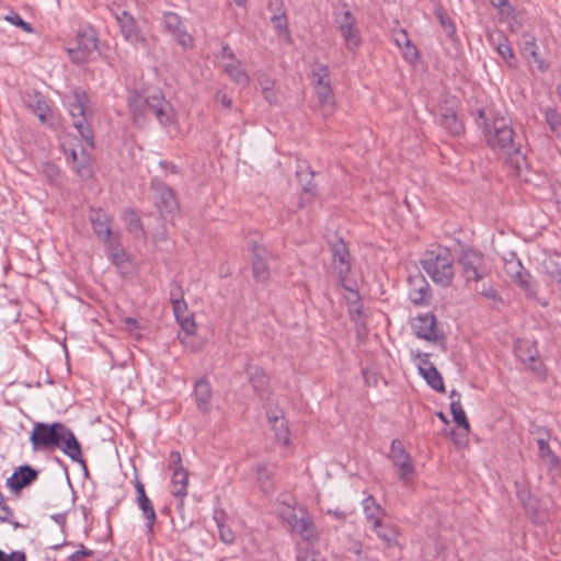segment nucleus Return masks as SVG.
Listing matches in <instances>:
<instances>
[{
  "mask_svg": "<svg viewBox=\"0 0 561 561\" xmlns=\"http://www.w3.org/2000/svg\"><path fill=\"white\" fill-rule=\"evenodd\" d=\"M128 107L135 124L139 126L146 124L148 114H152L164 127L175 123V111L161 91L147 95L134 91L128 96Z\"/></svg>",
  "mask_w": 561,
  "mask_h": 561,
  "instance_id": "obj_3",
  "label": "nucleus"
},
{
  "mask_svg": "<svg viewBox=\"0 0 561 561\" xmlns=\"http://www.w3.org/2000/svg\"><path fill=\"white\" fill-rule=\"evenodd\" d=\"M247 371L249 374V381L255 393L262 399L265 398L270 381L268 376L261 367H252L251 365L247 366Z\"/></svg>",
  "mask_w": 561,
  "mask_h": 561,
  "instance_id": "obj_28",
  "label": "nucleus"
},
{
  "mask_svg": "<svg viewBox=\"0 0 561 561\" xmlns=\"http://www.w3.org/2000/svg\"><path fill=\"white\" fill-rule=\"evenodd\" d=\"M500 37L502 38V41L497 43L496 51L505 60L508 67L517 68L516 58L514 56V51L511 45L508 44L507 38L504 37L503 35H500Z\"/></svg>",
  "mask_w": 561,
  "mask_h": 561,
  "instance_id": "obj_43",
  "label": "nucleus"
},
{
  "mask_svg": "<svg viewBox=\"0 0 561 561\" xmlns=\"http://www.w3.org/2000/svg\"><path fill=\"white\" fill-rule=\"evenodd\" d=\"M490 3L503 14L508 15L514 12V8L508 0H490Z\"/></svg>",
  "mask_w": 561,
  "mask_h": 561,
  "instance_id": "obj_53",
  "label": "nucleus"
},
{
  "mask_svg": "<svg viewBox=\"0 0 561 561\" xmlns=\"http://www.w3.org/2000/svg\"><path fill=\"white\" fill-rule=\"evenodd\" d=\"M545 119L550 130L559 138H561V113L557 107L548 106L545 110Z\"/></svg>",
  "mask_w": 561,
  "mask_h": 561,
  "instance_id": "obj_42",
  "label": "nucleus"
},
{
  "mask_svg": "<svg viewBox=\"0 0 561 561\" xmlns=\"http://www.w3.org/2000/svg\"><path fill=\"white\" fill-rule=\"evenodd\" d=\"M69 54L71 56V59L76 64H83L88 60V54H85L81 46L77 47L76 49H69Z\"/></svg>",
  "mask_w": 561,
  "mask_h": 561,
  "instance_id": "obj_57",
  "label": "nucleus"
},
{
  "mask_svg": "<svg viewBox=\"0 0 561 561\" xmlns=\"http://www.w3.org/2000/svg\"><path fill=\"white\" fill-rule=\"evenodd\" d=\"M505 271L527 297L535 298L537 296L536 286L531 283V275L524 268L519 260L506 261Z\"/></svg>",
  "mask_w": 561,
  "mask_h": 561,
  "instance_id": "obj_12",
  "label": "nucleus"
},
{
  "mask_svg": "<svg viewBox=\"0 0 561 561\" xmlns=\"http://www.w3.org/2000/svg\"><path fill=\"white\" fill-rule=\"evenodd\" d=\"M409 298L415 306L430 305L432 289L422 274L412 275L408 278Z\"/></svg>",
  "mask_w": 561,
  "mask_h": 561,
  "instance_id": "obj_13",
  "label": "nucleus"
},
{
  "mask_svg": "<svg viewBox=\"0 0 561 561\" xmlns=\"http://www.w3.org/2000/svg\"><path fill=\"white\" fill-rule=\"evenodd\" d=\"M25 103L42 123L47 122L50 108L42 93H28L26 95Z\"/></svg>",
  "mask_w": 561,
  "mask_h": 561,
  "instance_id": "obj_30",
  "label": "nucleus"
},
{
  "mask_svg": "<svg viewBox=\"0 0 561 561\" xmlns=\"http://www.w3.org/2000/svg\"><path fill=\"white\" fill-rule=\"evenodd\" d=\"M116 21L121 27L124 38L130 43H144L145 39L140 35L136 21L127 11H121L115 14Z\"/></svg>",
  "mask_w": 561,
  "mask_h": 561,
  "instance_id": "obj_20",
  "label": "nucleus"
},
{
  "mask_svg": "<svg viewBox=\"0 0 561 561\" xmlns=\"http://www.w3.org/2000/svg\"><path fill=\"white\" fill-rule=\"evenodd\" d=\"M271 22L278 34H285L287 39L290 38L287 16L284 11L280 14L273 15Z\"/></svg>",
  "mask_w": 561,
  "mask_h": 561,
  "instance_id": "obj_48",
  "label": "nucleus"
},
{
  "mask_svg": "<svg viewBox=\"0 0 561 561\" xmlns=\"http://www.w3.org/2000/svg\"><path fill=\"white\" fill-rule=\"evenodd\" d=\"M249 251L251 252L252 275L255 282L265 283L270 279V260L273 259L272 252L267 248L253 240L248 243Z\"/></svg>",
  "mask_w": 561,
  "mask_h": 561,
  "instance_id": "obj_8",
  "label": "nucleus"
},
{
  "mask_svg": "<svg viewBox=\"0 0 561 561\" xmlns=\"http://www.w3.org/2000/svg\"><path fill=\"white\" fill-rule=\"evenodd\" d=\"M542 432L543 436L537 438L539 456L549 465L550 469H556L560 465V459L549 446L548 439L550 437V434L548 430H542Z\"/></svg>",
  "mask_w": 561,
  "mask_h": 561,
  "instance_id": "obj_33",
  "label": "nucleus"
},
{
  "mask_svg": "<svg viewBox=\"0 0 561 561\" xmlns=\"http://www.w3.org/2000/svg\"><path fill=\"white\" fill-rule=\"evenodd\" d=\"M224 67L226 73L234 83L240 85H247L249 83L250 78L247 71L241 67V62L238 59L234 61H227Z\"/></svg>",
  "mask_w": 561,
  "mask_h": 561,
  "instance_id": "obj_35",
  "label": "nucleus"
},
{
  "mask_svg": "<svg viewBox=\"0 0 561 561\" xmlns=\"http://www.w3.org/2000/svg\"><path fill=\"white\" fill-rule=\"evenodd\" d=\"M450 412L453 415L454 422L463 430V437L468 436L470 432V424L467 419V415L462 409V405L459 400L453 401L450 403Z\"/></svg>",
  "mask_w": 561,
  "mask_h": 561,
  "instance_id": "obj_39",
  "label": "nucleus"
},
{
  "mask_svg": "<svg viewBox=\"0 0 561 561\" xmlns=\"http://www.w3.org/2000/svg\"><path fill=\"white\" fill-rule=\"evenodd\" d=\"M294 530H296L305 541L314 542L319 540V534L312 517L305 511L301 512L299 520H296L294 524Z\"/></svg>",
  "mask_w": 561,
  "mask_h": 561,
  "instance_id": "obj_25",
  "label": "nucleus"
},
{
  "mask_svg": "<svg viewBox=\"0 0 561 561\" xmlns=\"http://www.w3.org/2000/svg\"><path fill=\"white\" fill-rule=\"evenodd\" d=\"M377 536L385 541L387 548H391L398 545V533L392 526H382L375 530Z\"/></svg>",
  "mask_w": 561,
  "mask_h": 561,
  "instance_id": "obj_44",
  "label": "nucleus"
},
{
  "mask_svg": "<svg viewBox=\"0 0 561 561\" xmlns=\"http://www.w3.org/2000/svg\"><path fill=\"white\" fill-rule=\"evenodd\" d=\"M466 282H479L486 276L484 257L481 252L465 249L458 259Z\"/></svg>",
  "mask_w": 561,
  "mask_h": 561,
  "instance_id": "obj_9",
  "label": "nucleus"
},
{
  "mask_svg": "<svg viewBox=\"0 0 561 561\" xmlns=\"http://www.w3.org/2000/svg\"><path fill=\"white\" fill-rule=\"evenodd\" d=\"M480 294L483 297L493 300L494 302H502V298L500 297L499 293L492 286H488V287L484 286L483 289L480 291Z\"/></svg>",
  "mask_w": 561,
  "mask_h": 561,
  "instance_id": "obj_60",
  "label": "nucleus"
},
{
  "mask_svg": "<svg viewBox=\"0 0 561 561\" xmlns=\"http://www.w3.org/2000/svg\"><path fill=\"white\" fill-rule=\"evenodd\" d=\"M175 300H184V294L181 285L176 282H172L170 285V301L173 304Z\"/></svg>",
  "mask_w": 561,
  "mask_h": 561,
  "instance_id": "obj_54",
  "label": "nucleus"
},
{
  "mask_svg": "<svg viewBox=\"0 0 561 561\" xmlns=\"http://www.w3.org/2000/svg\"><path fill=\"white\" fill-rule=\"evenodd\" d=\"M213 396V390L209 381L205 378L196 380L194 386V398L197 409L206 413L209 411V404Z\"/></svg>",
  "mask_w": 561,
  "mask_h": 561,
  "instance_id": "obj_26",
  "label": "nucleus"
},
{
  "mask_svg": "<svg viewBox=\"0 0 561 561\" xmlns=\"http://www.w3.org/2000/svg\"><path fill=\"white\" fill-rule=\"evenodd\" d=\"M420 264L435 284L447 287L453 283L454 257L448 248L435 245L427 249L422 254Z\"/></svg>",
  "mask_w": 561,
  "mask_h": 561,
  "instance_id": "obj_4",
  "label": "nucleus"
},
{
  "mask_svg": "<svg viewBox=\"0 0 561 561\" xmlns=\"http://www.w3.org/2000/svg\"><path fill=\"white\" fill-rule=\"evenodd\" d=\"M188 472L175 471L171 476V494L179 500L178 508L184 507V499L187 495Z\"/></svg>",
  "mask_w": 561,
  "mask_h": 561,
  "instance_id": "obj_27",
  "label": "nucleus"
},
{
  "mask_svg": "<svg viewBox=\"0 0 561 561\" xmlns=\"http://www.w3.org/2000/svg\"><path fill=\"white\" fill-rule=\"evenodd\" d=\"M330 70L327 65L316 64L312 68V79L318 104L324 117L333 114L335 108L334 93L330 83Z\"/></svg>",
  "mask_w": 561,
  "mask_h": 561,
  "instance_id": "obj_5",
  "label": "nucleus"
},
{
  "mask_svg": "<svg viewBox=\"0 0 561 561\" xmlns=\"http://www.w3.org/2000/svg\"><path fill=\"white\" fill-rule=\"evenodd\" d=\"M103 243L106 247V254L111 262L121 270L125 268L129 262V256L122 247L118 234Z\"/></svg>",
  "mask_w": 561,
  "mask_h": 561,
  "instance_id": "obj_22",
  "label": "nucleus"
},
{
  "mask_svg": "<svg viewBox=\"0 0 561 561\" xmlns=\"http://www.w3.org/2000/svg\"><path fill=\"white\" fill-rule=\"evenodd\" d=\"M169 470L174 473L175 471H187L182 463V456L179 451H171L169 456Z\"/></svg>",
  "mask_w": 561,
  "mask_h": 561,
  "instance_id": "obj_50",
  "label": "nucleus"
},
{
  "mask_svg": "<svg viewBox=\"0 0 561 561\" xmlns=\"http://www.w3.org/2000/svg\"><path fill=\"white\" fill-rule=\"evenodd\" d=\"M215 101L227 110H230L232 106L231 99L227 95V93H225L222 91H217V93L215 95Z\"/></svg>",
  "mask_w": 561,
  "mask_h": 561,
  "instance_id": "obj_61",
  "label": "nucleus"
},
{
  "mask_svg": "<svg viewBox=\"0 0 561 561\" xmlns=\"http://www.w3.org/2000/svg\"><path fill=\"white\" fill-rule=\"evenodd\" d=\"M515 354L523 363H531L529 368L534 373L541 374L542 364L537 360L538 352L530 342L517 341L515 344Z\"/></svg>",
  "mask_w": 561,
  "mask_h": 561,
  "instance_id": "obj_21",
  "label": "nucleus"
},
{
  "mask_svg": "<svg viewBox=\"0 0 561 561\" xmlns=\"http://www.w3.org/2000/svg\"><path fill=\"white\" fill-rule=\"evenodd\" d=\"M30 440L35 451L61 449L66 456L80 463L85 472L88 471L81 444L73 432L64 423H35Z\"/></svg>",
  "mask_w": 561,
  "mask_h": 561,
  "instance_id": "obj_1",
  "label": "nucleus"
},
{
  "mask_svg": "<svg viewBox=\"0 0 561 561\" xmlns=\"http://www.w3.org/2000/svg\"><path fill=\"white\" fill-rule=\"evenodd\" d=\"M390 449L389 458L391 459L393 466L398 469L400 481H402L404 484H409L415 474V469L410 455L407 453L401 440L399 439L392 440Z\"/></svg>",
  "mask_w": 561,
  "mask_h": 561,
  "instance_id": "obj_10",
  "label": "nucleus"
},
{
  "mask_svg": "<svg viewBox=\"0 0 561 561\" xmlns=\"http://www.w3.org/2000/svg\"><path fill=\"white\" fill-rule=\"evenodd\" d=\"M545 273L556 283L561 284V252L549 251L542 261Z\"/></svg>",
  "mask_w": 561,
  "mask_h": 561,
  "instance_id": "obj_31",
  "label": "nucleus"
},
{
  "mask_svg": "<svg viewBox=\"0 0 561 561\" xmlns=\"http://www.w3.org/2000/svg\"><path fill=\"white\" fill-rule=\"evenodd\" d=\"M154 203L164 218L172 216L179 208L173 191L164 185L157 187Z\"/></svg>",
  "mask_w": 561,
  "mask_h": 561,
  "instance_id": "obj_18",
  "label": "nucleus"
},
{
  "mask_svg": "<svg viewBox=\"0 0 561 561\" xmlns=\"http://www.w3.org/2000/svg\"><path fill=\"white\" fill-rule=\"evenodd\" d=\"M88 103L89 98L87 93L77 89L69 98L68 106L73 127L78 130L82 139L93 147V131L87 117Z\"/></svg>",
  "mask_w": 561,
  "mask_h": 561,
  "instance_id": "obj_6",
  "label": "nucleus"
},
{
  "mask_svg": "<svg viewBox=\"0 0 561 561\" xmlns=\"http://www.w3.org/2000/svg\"><path fill=\"white\" fill-rule=\"evenodd\" d=\"M180 45L183 47H190L193 45V37L184 31V27L180 32L173 34Z\"/></svg>",
  "mask_w": 561,
  "mask_h": 561,
  "instance_id": "obj_55",
  "label": "nucleus"
},
{
  "mask_svg": "<svg viewBox=\"0 0 561 561\" xmlns=\"http://www.w3.org/2000/svg\"><path fill=\"white\" fill-rule=\"evenodd\" d=\"M38 477V471L30 465H22L13 472V474L7 480V485L13 492H19L22 489L28 486Z\"/></svg>",
  "mask_w": 561,
  "mask_h": 561,
  "instance_id": "obj_16",
  "label": "nucleus"
},
{
  "mask_svg": "<svg viewBox=\"0 0 561 561\" xmlns=\"http://www.w3.org/2000/svg\"><path fill=\"white\" fill-rule=\"evenodd\" d=\"M5 20L9 21L10 23H12L13 25L21 27L26 33L33 32L32 25L30 23L25 22L21 18V15L16 12H12L11 14L7 15Z\"/></svg>",
  "mask_w": 561,
  "mask_h": 561,
  "instance_id": "obj_51",
  "label": "nucleus"
},
{
  "mask_svg": "<svg viewBox=\"0 0 561 561\" xmlns=\"http://www.w3.org/2000/svg\"><path fill=\"white\" fill-rule=\"evenodd\" d=\"M182 330L184 331V336H179L182 344L186 347H191L193 352H196L202 348L203 342H191L190 340L195 333L196 323L193 319L192 314L181 317V319H176Z\"/></svg>",
  "mask_w": 561,
  "mask_h": 561,
  "instance_id": "obj_29",
  "label": "nucleus"
},
{
  "mask_svg": "<svg viewBox=\"0 0 561 561\" xmlns=\"http://www.w3.org/2000/svg\"><path fill=\"white\" fill-rule=\"evenodd\" d=\"M435 16L438 20L443 30L445 31L446 36L449 37L450 41L456 42V25L454 21L450 19V16L447 14V12L442 7H438L435 9Z\"/></svg>",
  "mask_w": 561,
  "mask_h": 561,
  "instance_id": "obj_38",
  "label": "nucleus"
},
{
  "mask_svg": "<svg viewBox=\"0 0 561 561\" xmlns=\"http://www.w3.org/2000/svg\"><path fill=\"white\" fill-rule=\"evenodd\" d=\"M414 332L417 337L436 342L439 339V331L437 329V320L434 313L428 312L421 314L414 320Z\"/></svg>",
  "mask_w": 561,
  "mask_h": 561,
  "instance_id": "obj_14",
  "label": "nucleus"
},
{
  "mask_svg": "<svg viewBox=\"0 0 561 561\" xmlns=\"http://www.w3.org/2000/svg\"><path fill=\"white\" fill-rule=\"evenodd\" d=\"M215 519L217 522V526H218V529H219L220 539L224 542H226V543L233 542L234 541V534H233V531L229 527L224 525L221 522H219L216 516H215Z\"/></svg>",
  "mask_w": 561,
  "mask_h": 561,
  "instance_id": "obj_52",
  "label": "nucleus"
},
{
  "mask_svg": "<svg viewBox=\"0 0 561 561\" xmlns=\"http://www.w3.org/2000/svg\"><path fill=\"white\" fill-rule=\"evenodd\" d=\"M256 481L264 493H271L274 491V469H271L267 465L257 463L255 467Z\"/></svg>",
  "mask_w": 561,
  "mask_h": 561,
  "instance_id": "obj_34",
  "label": "nucleus"
},
{
  "mask_svg": "<svg viewBox=\"0 0 561 561\" xmlns=\"http://www.w3.org/2000/svg\"><path fill=\"white\" fill-rule=\"evenodd\" d=\"M403 56L409 61H415L419 58V50L412 42L403 47Z\"/></svg>",
  "mask_w": 561,
  "mask_h": 561,
  "instance_id": "obj_56",
  "label": "nucleus"
},
{
  "mask_svg": "<svg viewBox=\"0 0 561 561\" xmlns=\"http://www.w3.org/2000/svg\"><path fill=\"white\" fill-rule=\"evenodd\" d=\"M93 554L92 550H87L82 548L81 550H78L73 552L70 557V561H81L83 558L91 557Z\"/></svg>",
  "mask_w": 561,
  "mask_h": 561,
  "instance_id": "obj_63",
  "label": "nucleus"
},
{
  "mask_svg": "<svg viewBox=\"0 0 561 561\" xmlns=\"http://www.w3.org/2000/svg\"><path fill=\"white\" fill-rule=\"evenodd\" d=\"M89 220L92 225L94 233L102 242H105L114 236H117V233L112 232L110 216L104 210L91 209L89 214Z\"/></svg>",
  "mask_w": 561,
  "mask_h": 561,
  "instance_id": "obj_17",
  "label": "nucleus"
},
{
  "mask_svg": "<svg viewBox=\"0 0 561 561\" xmlns=\"http://www.w3.org/2000/svg\"><path fill=\"white\" fill-rule=\"evenodd\" d=\"M296 175L299 183L302 185L300 206L304 207L316 197V185L313 184L314 172L309 165H306L305 168L302 165H298Z\"/></svg>",
  "mask_w": 561,
  "mask_h": 561,
  "instance_id": "obj_19",
  "label": "nucleus"
},
{
  "mask_svg": "<svg viewBox=\"0 0 561 561\" xmlns=\"http://www.w3.org/2000/svg\"><path fill=\"white\" fill-rule=\"evenodd\" d=\"M450 435H451V437H453V439H454V442H455V444L457 446H463V445L467 444V437L468 436L463 437V430L462 428H460L459 432L453 430Z\"/></svg>",
  "mask_w": 561,
  "mask_h": 561,
  "instance_id": "obj_62",
  "label": "nucleus"
},
{
  "mask_svg": "<svg viewBox=\"0 0 561 561\" xmlns=\"http://www.w3.org/2000/svg\"><path fill=\"white\" fill-rule=\"evenodd\" d=\"M476 125L482 130L488 145L493 150H501L508 156L510 160L518 170L520 161H525V154L522 153L520 145L515 141L513 128L506 124L504 118H495L492 125L483 108L476 112Z\"/></svg>",
  "mask_w": 561,
  "mask_h": 561,
  "instance_id": "obj_2",
  "label": "nucleus"
},
{
  "mask_svg": "<svg viewBox=\"0 0 561 561\" xmlns=\"http://www.w3.org/2000/svg\"><path fill=\"white\" fill-rule=\"evenodd\" d=\"M296 560L297 561H325V559L321 556L320 552L302 548L300 546L296 547Z\"/></svg>",
  "mask_w": 561,
  "mask_h": 561,
  "instance_id": "obj_47",
  "label": "nucleus"
},
{
  "mask_svg": "<svg viewBox=\"0 0 561 561\" xmlns=\"http://www.w3.org/2000/svg\"><path fill=\"white\" fill-rule=\"evenodd\" d=\"M439 125L450 135L460 136L465 131L462 122L453 107H445L439 115Z\"/></svg>",
  "mask_w": 561,
  "mask_h": 561,
  "instance_id": "obj_24",
  "label": "nucleus"
},
{
  "mask_svg": "<svg viewBox=\"0 0 561 561\" xmlns=\"http://www.w3.org/2000/svg\"><path fill=\"white\" fill-rule=\"evenodd\" d=\"M13 516H14V513H13L12 508L4 502L0 506V520L7 522V523H12Z\"/></svg>",
  "mask_w": 561,
  "mask_h": 561,
  "instance_id": "obj_59",
  "label": "nucleus"
},
{
  "mask_svg": "<svg viewBox=\"0 0 561 561\" xmlns=\"http://www.w3.org/2000/svg\"><path fill=\"white\" fill-rule=\"evenodd\" d=\"M332 252V262L331 268L332 273L337 277L339 283L343 288L351 291L352 295L358 299V294L355 291L347 279V275L352 270L351 254L342 239L335 240L331 244Z\"/></svg>",
  "mask_w": 561,
  "mask_h": 561,
  "instance_id": "obj_7",
  "label": "nucleus"
},
{
  "mask_svg": "<svg viewBox=\"0 0 561 561\" xmlns=\"http://www.w3.org/2000/svg\"><path fill=\"white\" fill-rule=\"evenodd\" d=\"M516 488L517 497L524 508L529 515L535 516L538 513V501L531 495L530 491L525 485L516 482Z\"/></svg>",
  "mask_w": 561,
  "mask_h": 561,
  "instance_id": "obj_37",
  "label": "nucleus"
},
{
  "mask_svg": "<svg viewBox=\"0 0 561 561\" xmlns=\"http://www.w3.org/2000/svg\"><path fill=\"white\" fill-rule=\"evenodd\" d=\"M337 28L345 42L346 49L355 51L362 43L360 32L357 27L355 16L351 11L346 10L341 18L336 20Z\"/></svg>",
  "mask_w": 561,
  "mask_h": 561,
  "instance_id": "obj_11",
  "label": "nucleus"
},
{
  "mask_svg": "<svg viewBox=\"0 0 561 561\" xmlns=\"http://www.w3.org/2000/svg\"><path fill=\"white\" fill-rule=\"evenodd\" d=\"M417 357L421 358V362L419 364V371L421 376L426 380V382L432 389L444 393L445 385L443 377L437 370V368L434 366V364L428 360V354L420 353L417 354Z\"/></svg>",
  "mask_w": 561,
  "mask_h": 561,
  "instance_id": "obj_15",
  "label": "nucleus"
},
{
  "mask_svg": "<svg viewBox=\"0 0 561 561\" xmlns=\"http://www.w3.org/2000/svg\"><path fill=\"white\" fill-rule=\"evenodd\" d=\"M163 24H164L165 28H168L173 34L175 32H180L181 28H183V23H182L181 18L176 13H173V12L164 13Z\"/></svg>",
  "mask_w": 561,
  "mask_h": 561,
  "instance_id": "obj_49",
  "label": "nucleus"
},
{
  "mask_svg": "<svg viewBox=\"0 0 561 561\" xmlns=\"http://www.w3.org/2000/svg\"><path fill=\"white\" fill-rule=\"evenodd\" d=\"M363 505L366 519L373 525L374 530H377V528L381 527L383 515L382 507L376 502L373 495L367 496L363 501Z\"/></svg>",
  "mask_w": 561,
  "mask_h": 561,
  "instance_id": "obj_32",
  "label": "nucleus"
},
{
  "mask_svg": "<svg viewBox=\"0 0 561 561\" xmlns=\"http://www.w3.org/2000/svg\"><path fill=\"white\" fill-rule=\"evenodd\" d=\"M394 42L399 47H404L408 45L411 39L408 36V33L404 30H401L394 37Z\"/></svg>",
  "mask_w": 561,
  "mask_h": 561,
  "instance_id": "obj_64",
  "label": "nucleus"
},
{
  "mask_svg": "<svg viewBox=\"0 0 561 561\" xmlns=\"http://www.w3.org/2000/svg\"><path fill=\"white\" fill-rule=\"evenodd\" d=\"M523 54L527 57L533 58V60L538 65V69L541 72H545L548 70L549 65L543 59H541L537 53V44H536L535 38L531 37V38L525 41L524 47H523Z\"/></svg>",
  "mask_w": 561,
  "mask_h": 561,
  "instance_id": "obj_41",
  "label": "nucleus"
},
{
  "mask_svg": "<svg viewBox=\"0 0 561 561\" xmlns=\"http://www.w3.org/2000/svg\"><path fill=\"white\" fill-rule=\"evenodd\" d=\"M266 415L275 433V439L282 445H287L289 443V428L283 411H268Z\"/></svg>",
  "mask_w": 561,
  "mask_h": 561,
  "instance_id": "obj_23",
  "label": "nucleus"
},
{
  "mask_svg": "<svg viewBox=\"0 0 561 561\" xmlns=\"http://www.w3.org/2000/svg\"><path fill=\"white\" fill-rule=\"evenodd\" d=\"M125 220L127 230L131 233L142 232V224L138 214L134 209L125 211Z\"/></svg>",
  "mask_w": 561,
  "mask_h": 561,
  "instance_id": "obj_46",
  "label": "nucleus"
},
{
  "mask_svg": "<svg viewBox=\"0 0 561 561\" xmlns=\"http://www.w3.org/2000/svg\"><path fill=\"white\" fill-rule=\"evenodd\" d=\"M82 48L85 54H91L98 49V38L93 33L79 34L78 47Z\"/></svg>",
  "mask_w": 561,
  "mask_h": 561,
  "instance_id": "obj_45",
  "label": "nucleus"
},
{
  "mask_svg": "<svg viewBox=\"0 0 561 561\" xmlns=\"http://www.w3.org/2000/svg\"><path fill=\"white\" fill-rule=\"evenodd\" d=\"M82 159L78 160L77 152L75 150L71 152L72 169L81 179L87 180L92 176V168L89 163V158L84 154V151H82Z\"/></svg>",
  "mask_w": 561,
  "mask_h": 561,
  "instance_id": "obj_40",
  "label": "nucleus"
},
{
  "mask_svg": "<svg viewBox=\"0 0 561 561\" xmlns=\"http://www.w3.org/2000/svg\"><path fill=\"white\" fill-rule=\"evenodd\" d=\"M172 308H173L175 319H181V317L187 316L186 314L187 305H186L185 300L173 301Z\"/></svg>",
  "mask_w": 561,
  "mask_h": 561,
  "instance_id": "obj_58",
  "label": "nucleus"
},
{
  "mask_svg": "<svg viewBox=\"0 0 561 561\" xmlns=\"http://www.w3.org/2000/svg\"><path fill=\"white\" fill-rule=\"evenodd\" d=\"M136 502L141 510L144 517L146 518L147 533L152 536L153 527L157 522V514L153 504L148 496H144L141 500H136Z\"/></svg>",
  "mask_w": 561,
  "mask_h": 561,
  "instance_id": "obj_36",
  "label": "nucleus"
}]
</instances>
